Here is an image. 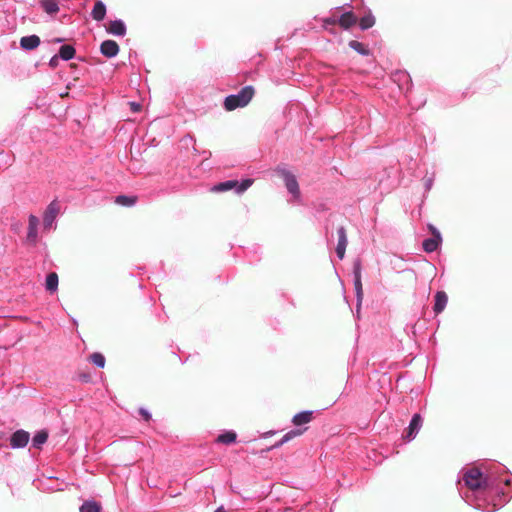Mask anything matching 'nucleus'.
<instances>
[{
    "instance_id": "1",
    "label": "nucleus",
    "mask_w": 512,
    "mask_h": 512,
    "mask_svg": "<svg viewBox=\"0 0 512 512\" xmlns=\"http://www.w3.org/2000/svg\"><path fill=\"white\" fill-rule=\"evenodd\" d=\"M466 491L461 497L467 504L483 512H494L507 503L512 493V475L506 467L497 464L483 472L477 466L460 471Z\"/></svg>"
},
{
    "instance_id": "2",
    "label": "nucleus",
    "mask_w": 512,
    "mask_h": 512,
    "mask_svg": "<svg viewBox=\"0 0 512 512\" xmlns=\"http://www.w3.org/2000/svg\"><path fill=\"white\" fill-rule=\"evenodd\" d=\"M254 94V87L252 85H246L238 93L226 96L223 101V108L226 111H234L238 108H243L250 103Z\"/></svg>"
},
{
    "instance_id": "3",
    "label": "nucleus",
    "mask_w": 512,
    "mask_h": 512,
    "mask_svg": "<svg viewBox=\"0 0 512 512\" xmlns=\"http://www.w3.org/2000/svg\"><path fill=\"white\" fill-rule=\"evenodd\" d=\"M275 173L283 179L285 188L288 193L291 195V198L288 200L289 203H300L301 202V191L299 187V183L297 181L296 176L289 171L285 165H278L275 168Z\"/></svg>"
},
{
    "instance_id": "4",
    "label": "nucleus",
    "mask_w": 512,
    "mask_h": 512,
    "mask_svg": "<svg viewBox=\"0 0 512 512\" xmlns=\"http://www.w3.org/2000/svg\"><path fill=\"white\" fill-rule=\"evenodd\" d=\"M254 183L252 178H244L242 180L230 179L223 182H219L213 186L212 191L214 192H227L233 190L237 195H242L246 192Z\"/></svg>"
},
{
    "instance_id": "5",
    "label": "nucleus",
    "mask_w": 512,
    "mask_h": 512,
    "mask_svg": "<svg viewBox=\"0 0 512 512\" xmlns=\"http://www.w3.org/2000/svg\"><path fill=\"white\" fill-rule=\"evenodd\" d=\"M330 24H339L344 29H349L355 26L358 22V17L353 11H340L333 12L326 20Z\"/></svg>"
},
{
    "instance_id": "6",
    "label": "nucleus",
    "mask_w": 512,
    "mask_h": 512,
    "mask_svg": "<svg viewBox=\"0 0 512 512\" xmlns=\"http://www.w3.org/2000/svg\"><path fill=\"white\" fill-rule=\"evenodd\" d=\"M428 230L432 235L423 240L422 248L426 253H433L441 247L443 239L440 231L434 225L428 224Z\"/></svg>"
},
{
    "instance_id": "7",
    "label": "nucleus",
    "mask_w": 512,
    "mask_h": 512,
    "mask_svg": "<svg viewBox=\"0 0 512 512\" xmlns=\"http://www.w3.org/2000/svg\"><path fill=\"white\" fill-rule=\"evenodd\" d=\"M361 272H362V261L360 258H357L353 262V284H354V289H355L356 299H357V310L360 309L361 302L363 299Z\"/></svg>"
},
{
    "instance_id": "8",
    "label": "nucleus",
    "mask_w": 512,
    "mask_h": 512,
    "mask_svg": "<svg viewBox=\"0 0 512 512\" xmlns=\"http://www.w3.org/2000/svg\"><path fill=\"white\" fill-rule=\"evenodd\" d=\"M60 207L57 200L51 201L43 213V228L51 230L55 228V221L59 213Z\"/></svg>"
},
{
    "instance_id": "9",
    "label": "nucleus",
    "mask_w": 512,
    "mask_h": 512,
    "mask_svg": "<svg viewBox=\"0 0 512 512\" xmlns=\"http://www.w3.org/2000/svg\"><path fill=\"white\" fill-rule=\"evenodd\" d=\"M422 425L423 417L421 416L420 413H415L412 416L408 427L404 430L402 438L407 442L414 440L417 434L419 433Z\"/></svg>"
},
{
    "instance_id": "10",
    "label": "nucleus",
    "mask_w": 512,
    "mask_h": 512,
    "mask_svg": "<svg viewBox=\"0 0 512 512\" xmlns=\"http://www.w3.org/2000/svg\"><path fill=\"white\" fill-rule=\"evenodd\" d=\"M30 440L29 432L18 429L14 431L9 437V446L12 449H21L27 446Z\"/></svg>"
},
{
    "instance_id": "11",
    "label": "nucleus",
    "mask_w": 512,
    "mask_h": 512,
    "mask_svg": "<svg viewBox=\"0 0 512 512\" xmlns=\"http://www.w3.org/2000/svg\"><path fill=\"white\" fill-rule=\"evenodd\" d=\"M39 224V218L34 214H30L28 217V230L26 235L27 244L32 246H35L37 244Z\"/></svg>"
},
{
    "instance_id": "12",
    "label": "nucleus",
    "mask_w": 512,
    "mask_h": 512,
    "mask_svg": "<svg viewBox=\"0 0 512 512\" xmlns=\"http://www.w3.org/2000/svg\"><path fill=\"white\" fill-rule=\"evenodd\" d=\"M105 30L110 35L124 37L127 33V26L122 19H114L107 23Z\"/></svg>"
},
{
    "instance_id": "13",
    "label": "nucleus",
    "mask_w": 512,
    "mask_h": 512,
    "mask_svg": "<svg viewBox=\"0 0 512 512\" xmlns=\"http://www.w3.org/2000/svg\"><path fill=\"white\" fill-rule=\"evenodd\" d=\"M120 47L115 40L107 39L100 44V53L107 58H114L118 55Z\"/></svg>"
},
{
    "instance_id": "14",
    "label": "nucleus",
    "mask_w": 512,
    "mask_h": 512,
    "mask_svg": "<svg viewBox=\"0 0 512 512\" xmlns=\"http://www.w3.org/2000/svg\"><path fill=\"white\" fill-rule=\"evenodd\" d=\"M448 303V296L445 291H437L434 295L433 312L435 315L442 313Z\"/></svg>"
},
{
    "instance_id": "15",
    "label": "nucleus",
    "mask_w": 512,
    "mask_h": 512,
    "mask_svg": "<svg viewBox=\"0 0 512 512\" xmlns=\"http://www.w3.org/2000/svg\"><path fill=\"white\" fill-rule=\"evenodd\" d=\"M41 43L40 37L36 34L23 36L20 39V48L24 51H32Z\"/></svg>"
},
{
    "instance_id": "16",
    "label": "nucleus",
    "mask_w": 512,
    "mask_h": 512,
    "mask_svg": "<svg viewBox=\"0 0 512 512\" xmlns=\"http://www.w3.org/2000/svg\"><path fill=\"white\" fill-rule=\"evenodd\" d=\"M237 440V433L234 430H223L221 431L217 438L216 442L220 444L230 445L235 443Z\"/></svg>"
},
{
    "instance_id": "17",
    "label": "nucleus",
    "mask_w": 512,
    "mask_h": 512,
    "mask_svg": "<svg viewBox=\"0 0 512 512\" xmlns=\"http://www.w3.org/2000/svg\"><path fill=\"white\" fill-rule=\"evenodd\" d=\"M48 437L49 434L46 429H41L37 431L32 437L31 447L35 449H41L42 446L47 442Z\"/></svg>"
},
{
    "instance_id": "18",
    "label": "nucleus",
    "mask_w": 512,
    "mask_h": 512,
    "mask_svg": "<svg viewBox=\"0 0 512 512\" xmlns=\"http://www.w3.org/2000/svg\"><path fill=\"white\" fill-rule=\"evenodd\" d=\"M106 5L103 1L98 0L95 2L92 11H91V17L96 21H102L106 16Z\"/></svg>"
},
{
    "instance_id": "19",
    "label": "nucleus",
    "mask_w": 512,
    "mask_h": 512,
    "mask_svg": "<svg viewBox=\"0 0 512 512\" xmlns=\"http://www.w3.org/2000/svg\"><path fill=\"white\" fill-rule=\"evenodd\" d=\"M313 418V411L304 410L295 414L292 418V423L295 426H302L309 423Z\"/></svg>"
},
{
    "instance_id": "20",
    "label": "nucleus",
    "mask_w": 512,
    "mask_h": 512,
    "mask_svg": "<svg viewBox=\"0 0 512 512\" xmlns=\"http://www.w3.org/2000/svg\"><path fill=\"white\" fill-rule=\"evenodd\" d=\"M59 278L56 272H50L45 279V289L49 293H54L58 290Z\"/></svg>"
},
{
    "instance_id": "21",
    "label": "nucleus",
    "mask_w": 512,
    "mask_h": 512,
    "mask_svg": "<svg viewBox=\"0 0 512 512\" xmlns=\"http://www.w3.org/2000/svg\"><path fill=\"white\" fill-rule=\"evenodd\" d=\"M39 4L48 15H55L59 11V5L56 0H39Z\"/></svg>"
},
{
    "instance_id": "22",
    "label": "nucleus",
    "mask_w": 512,
    "mask_h": 512,
    "mask_svg": "<svg viewBox=\"0 0 512 512\" xmlns=\"http://www.w3.org/2000/svg\"><path fill=\"white\" fill-rule=\"evenodd\" d=\"M58 55L62 60L69 61L75 57L76 49L72 45L65 44L59 48Z\"/></svg>"
},
{
    "instance_id": "23",
    "label": "nucleus",
    "mask_w": 512,
    "mask_h": 512,
    "mask_svg": "<svg viewBox=\"0 0 512 512\" xmlns=\"http://www.w3.org/2000/svg\"><path fill=\"white\" fill-rule=\"evenodd\" d=\"M358 21L360 29L364 31L374 26L375 17L372 14L371 10H368V12L360 19H358Z\"/></svg>"
},
{
    "instance_id": "24",
    "label": "nucleus",
    "mask_w": 512,
    "mask_h": 512,
    "mask_svg": "<svg viewBox=\"0 0 512 512\" xmlns=\"http://www.w3.org/2000/svg\"><path fill=\"white\" fill-rule=\"evenodd\" d=\"M348 46L362 56L371 55L370 49L357 40L349 41Z\"/></svg>"
},
{
    "instance_id": "25",
    "label": "nucleus",
    "mask_w": 512,
    "mask_h": 512,
    "mask_svg": "<svg viewBox=\"0 0 512 512\" xmlns=\"http://www.w3.org/2000/svg\"><path fill=\"white\" fill-rule=\"evenodd\" d=\"M137 198L135 196H129V195H118L115 198V203L121 206L125 207H132L136 204Z\"/></svg>"
},
{
    "instance_id": "26",
    "label": "nucleus",
    "mask_w": 512,
    "mask_h": 512,
    "mask_svg": "<svg viewBox=\"0 0 512 512\" xmlns=\"http://www.w3.org/2000/svg\"><path fill=\"white\" fill-rule=\"evenodd\" d=\"M80 512H101L102 506L94 500H87L80 506Z\"/></svg>"
},
{
    "instance_id": "27",
    "label": "nucleus",
    "mask_w": 512,
    "mask_h": 512,
    "mask_svg": "<svg viewBox=\"0 0 512 512\" xmlns=\"http://www.w3.org/2000/svg\"><path fill=\"white\" fill-rule=\"evenodd\" d=\"M91 362L98 368H104L106 364L105 356L100 352H94L90 355Z\"/></svg>"
},
{
    "instance_id": "28",
    "label": "nucleus",
    "mask_w": 512,
    "mask_h": 512,
    "mask_svg": "<svg viewBox=\"0 0 512 512\" xmlns=\"http://www.w3.org/2000/svg\"><path fill=\"white\" fill-rule=\"evenodd\" d=\"M337 235H338L337 246L347 247L348 240H347L346 230L343 226H340L337 228Z\"/></svg>"
},
{
    "instance_id": "29",
    "label": "nucleus",
    "mask_w": 512,
    "mask_h": 512,
    "mask_svg": "<svg viewBox=\"0 0 512 512\" xmlns=\"http://www.w3.org/2000/svg\"><path fill=\"white\" fill-rule=\"evenodd\" d=\"M302 434H303V430L296 428V429H292L289 432H287L286 434H284L282 438L285 441V443H287L294 437L300 436Z\"/></svg>"
},
{
    "instance_id": "30",
    "label": "nucleus",
    "mask_w": 512,
    "mask_h": 512,
    "mask_svg": "<svg viewBox=\"0 0 512 512\" xmlns=\"http://www.w3.org/2000/svg\"><path fill=\"white\" fill-rule=\"evenodd\" d=\"M138 412L145 422H149L152 419V414L148 409L140 407Z\"/></svg>"
},
{
    "instance_id": "31",
    "label": "nucleus",
    "mask_w": 512,
    "mask_h": 512,
    "mask_svg": "<svg viewBox=\"0 0 512 512\" xmlns=\"http://www.w3.org/2000/svg\"><path fill=\"white\" fill-rule=\"evenodd\" d=\"M434 184V175L424 177V188L425 192L428 193Z\"/></svg>"
},
{
    "instance_id": "32",
    "label": "nucleus",
    "mask_w": 512,
    "mask_h": 512,
    "mask_svg": "<svg viewBox=\"0 0 512 512\" xmlns=\"http://www.w3.org/2000/svg\"><path fill=\"white\" fill-rule=\"evenodd\" d=\"M395 76L398 77V80L400 81H406L411 83L410 75L406 71H397Z\"/></svg>"
},
{
    "instance_id": "33",
    "label": "nucleus",
    "mask_w": 512,
    "mask_h": 512,
    "mask_svg": "<svg viewBox=\"0 0 512 512\" xmlns=\"http://www.w3.org/2000/svg\"><path fill=\"white\" fill-rule=\"evenodd\" d=\"M284 444H285V441L283 440V438H281L279 441H277L272 446H270V447H268L266 449H263L262 452H269L271 450L278 449V448H280Z\"/></svg>"
},
{
    "instance_id": "34",
    "label": "nucleus",
    "mask_w": 512,
    "mask_h": 512,
    "mask_svg": "<svg viewBox=\"0 0 512 512\" xmlns=\"http://www.w3.org/2000/svg\"><path fill=\"white\" fill-rule=\"evenodd\" d=\"M60 59H61V58L59 57V55H58V54H56V55L52 56V57L50 58V60H49V66H50L51 68H56V67L58 66V64H59V60H60Z\"/></svg>"
},
{
    "instance_id": "35",
    "label": "nucleus",
    "mask_w": 512,
    "mask_h": 512,
    "mask_svg": "<svg viewBox=\"0 0 512 512\" xmlns=\"http://www.w3.org/2000/svg\"><path fill=\"white\" fill-rule=\"evenodd\" d=\"M336 255L339 259H343L344 256H345V251H346V247H339V246H336Z\"/></svg>"
},
{
    "instance_id": "36",
    "label": "nucleus",
    "mask_w": 512,
    "mask_h": 512,
    "mask_svg": "<svg viewBox=\"0 0 512 512\" xmlns=\"http://www.w3.org/2000/svg\"><path fill=\"white\" fill-rule=\"evenodd\" d=\"M130 107L133 112H139L141 110V104L137 102H131Z\"/></svg>"
},
{
    "instance_id": "37",
    "label": "nucleus",
    "mask_w": 512,
    "mask_h": 512,
    "mask_svg": "<svg viewBox=\"0 0 512 512\" xmlns=\"http://www.w3.org/2000/svg\"><path fill=\"white\" fill-rule=\"evenodd\" d=\"M201 155L203 156V160H208L211 157L212 153L209 150H204L201 152Z\"/></svg>"
},
{
    "instance_id": "38",
    "label": "nucleus",
    "mask_w": 512,
    "mask_h": 512,
    "mask_svg": "<svg viewBox=\"0 0 512 512\" xmlns=\"http://www.w3.org/2000/svg\"><path fill=\"white\" fill-rule=\"evenodd\" d=\"M11 227H12V229H13L15 232H17V231L20 229L21 224L17 222V223L12 224V226H11Z\"/></svg>"
},
{
    "instance_id": "39",
    "label": "nucleus",
    "mask_w": 512,
    "mask_h": 512,
    "mask_svg": "<svg viewBox=\"0 0 512 512\" xmlns=\"http://www.w3.org/2000/svg\"><path fill=\"white\" fill-rule=\"evenodd\" d=\"M63 41H64V38H60V37L53 39L54 43H62Z\"/></svg>"
},
{
    "instance_id": "40",
    "label": "nucleus",
    "mask_w": 512,
    "mask_h": 512,
    "mask_svg": "<svg viewBox=\"0 0 512 512\" xmlns=\"http://www.w3.org/2000/svg\"><path fill=\"white\" fill-rule=\"evenodd\" d=\"M215 512H227L223 506L218 507Z\"/></svg>"
},
{
    "instance_id": "41",
    "label": "nucleus",
    "mask_w": 512,
    "mask_h": 512,
    "mask_svg": "<svg viewBox=\"0 0 512 512\" xmlns=\"http://www.w3.org/2000/svg\"><path fill=\"white\" fill-rule=\"evenodd\" d=\"M88 379H89V376H88V375H84V376H83V380H84V381H86V382H87V381H88Z\"/></svg>"
}]
</instances>
